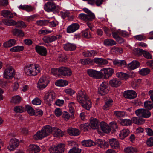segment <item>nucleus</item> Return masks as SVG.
<instances>
[{
	"mask_svg": "<svg viewBox=\"0 0 153 153\" xmlns=\"http://www.w3.org/2000/svg\"><path fill=\"white\" fill-rule=\"evenodd\" d=\"M76 98L77 102L85 108L88 110L91 107L90 99L84 91H79L76 93Z\"/></svg>",
	"mask_w": 153,
	"mask_h": 153,
	"instance_id": "obj_1",
	"label": "nucleus"
},
{
	"mask_svg": "<svg viewBox=\"0 0 153 153\" xmlns=\"http://www.w3.org/2000/svg\"><path fill=\"white\" fill-rule=\"evenodd\" d=\"M37 65L30 64L25 66L24 67L25 73L28 76H35L37 75L38 71L37 70Z\"/></svg>",
	"mask_w": 153,
	"mask_h": 153,
	"instance_id": "obj_2",
	"label": "nucleus"
},
{
	"mask_svg": "<svg viewBox=\"0 0 153 153\" xmlns=\"http://www.w3.org/2000/svg\"><path fill=\"white\" fill-rule=\"evenodd\" d=\"M3 23L8 26L16 25L18 28H25L26 27L25 24L21 21L16 22L14 20H3L2 22L0 23V25Z\"/></svg>",
	"mask_w": 153,
	"mask_h": 153,
	"instance_id": "obj_3",
	"label": "nucleus"
},
{
	"mask_svg": "<svg viewBox=\"0 0 153 153\" xmlns=\"http://www.w3.org/2000/svg\"><path fill=\"white\" fill-rule=\"evenodd\" d=\"M52 131V128L49 125L44 126L40 131H39V139H42L49 135Z\"/></svg>",
	"mask_w": 153,
	"mask_h": 153,
	"instance_id": "obj_4",
	"label": "nucleus"
},
{
	"mask_svg": "<svg viewBox=\"0 0 153 153\" xmlns=\"http://www.w3.org/2000/svg\"><path fill=\"white\" fill-rule=\"evenodd\" d=\"M56 97L55 93L53 91L48 92L44 97L45 102L49 105H51Z\"/></svg>",
	"mask_w": 153,
	"mask_h": 153,
	"instance_id": "obj_5",
	"label": "nucleus"
},
{
	"mask_svg": "<svg viewBox=\"0 0 153 153\" xmlns=\"http://www.w3.org/2000/svg\"><path fill=\"white\" fill-rule=\"evenodd\" d=\"M15 74V71L11 66L6 68L3 73V77L7 79L13 78Z\"/></svg>",
	"mask_w": 153,
	"mask_h": 153,
	"instance_id": "obj_6",
	"label": "nucleus"
},
{
	"mask_svg": "<svg viewBox=\"0 0 153 153\" xmlns=\"http://www.w3.org/2000/svg\"><path fill=\"white\" fill-rule=\"evenodd\" d=\"M135 113L137 116L145 118L149 117L151 115L150 112L144 108H140L136 110Z\"/></svg>",
	"mask_w": 153,
	"mask_h": 153,
	"instance_id": "obj_7",
	"label": "nucleus"
},
{
	"mask_svg": "<svg viewBox=\"0 0 153 153\" xmlns=\"http://www.w3.org/2000/svg\"><path fill=\"white\" fill-rule=\"evenodd\" d=\"M49 82L48 78L45 76H42L39 80V90L44 89L47 86Z\"/></svg>",
	"mask_w": 153,
	"mask_h": 153,
	"instance_id": "obj_8",
	"label": "nucleus"
},
{
	"mask_svg": "<svg viewBox=\"0 0 153 153\" xmlns=\"http://www.w3.org/2000/svg\"><path fill=\"white\" fill-rule=\"evenodd\" d=\"M101 71H103L102 73V78L104 79H107L111 76L114 73V69L110 68H103L101 70Z\"/></svg>",
	"mask_w": 153,
	"mask_h": 153,
	"instance_id": "obj_9",
	"label": "nucleus"
},
{
	"mask_svg": "<svg viewBox=\"0 0 153 153\" xmlns=\"http://www.w3.org/2000/svg\"><path fill=\"white\" fill-rule=\"evenodd\" d=\"M87 73L88 75L94 78L100 79L102 78V72L98 71L92 69H88Z\"/></svg>",
	"mask_w": 153,
	"mask_h": 153,
	"instance_id": "obj_10",
	"label": "nucleus"
},
{
	"mask_svg": "<svg viewBox=\"0 0 153 153\" xmlns=\"http://www.w3.org/2000/svg\"><path fill=\"white\" fill-rule=\"evenodd\" d=\"M58 72L59 74L67 76H71L72 73V71L70 68L65 66L59 67Z\"/></svg>",
	"mask_w": 153,
	"mask_h": 153,
	"instance_id": "obj_11",
	"label": "nucleus"
},
{
	"mask_svg": "<svg viewBox=\"0 0 153 153\" xmlns=\"http://www.w3.org/2000/svg\"><path fill=\"white\" fill-rule=\"evenodd\" d=\"M19 144V142L17 139H11L9 142V145L7 146V149L10 151H13L18 147Z\"/></svg>",
	"mask_w": 153,
	"mask_h": 153,
	"instance_id": "obj_12",
	"label": "nucleus"
},
{
	"mask_svg": "<svg viewBox=\"0 0 153 153\" xmlns=\"http://www.w3.org/2000/svg\"><path fill=\"white\" fill-rule=\"evenodd\" d=\"M62 36L60 34H57L56 36H45L42 40L45 43H51L57 40L58 39H60Z\"/></svg>",
	"mask_w": 153,
	"mask_h": 153,
	"instance_id": "obj_13",
	"label": "nucleus"
},
{
	"mask_svg": "<svg viewBox=\"0 0 153 153\" xmlns=\"http://www.w3.org/2000/svg\"><path fill=\"white\" fill-rule=\"evenodd\" d=\"M109 89L106 83L103 82L100 85L98 89V92L101 95H104L107 94L109 91Z\"/></svg>",
	"mask_w": 153,
	"mask_h": 153,
	"instance_id": "obj_14",
	"label": "nucleus"
},
{
	"mask_svg": "<svg viewBox=\"0 0 153 153\" xmlns=\"http://www.w3.org/2000/svg\"><path fill=\"white\" fill-rule=\"evenodd\" d=\"M56 7L55 4L51 2H47L45 4L44 7L45 10L48 12L53 11L56 9Z\"/></svg>",
	"mask_w": 153,
	"mask_h": 153,
	"instance_id": "obj_15",
	"label": "nucleus"
},
{
	"mask_svg": "<svg viewBox=\"0 0 153 153\" xmlns=\"http://www.w3.org/2000/svg\"><path fill=\"white\" fill-rule=\"evenodd\" d=\"M124 97L128 99H133L135 98L137 94L135 91L133 90H128L125 91L123 93Z\"/></svg>",
	"mask_w": 153,
	"mask_h": 153,
	"instance_id": "obj_16",
	"label": "nucleus"
},
{
	"mask_svg": "<svg viewBox=\"0 0 153 153\" xmlns=\"http://www.w3.org/2000/svg\"><path fill=\"white\" fill-rule=\"evenodd\" d=\"M79 28V25L78 23H73L69 26L67 28V32L70 33H73L77 30Z\"/></svg>",
	"mask_w": 153,
	"mask_h": 153,
	"instance_id": "obj_17",
	"label": "nucleus"
},
{
	"mask_svg": "<svg viewBox=\"0 0 153 153\" xmlns=\"http://www.w3.org/2000/svg\"><path fill=\"white\" fill-rule=\"evenodd\" d=\"M109 143L111 148L115 149H118L120 145L118 140L116 139L111 138L109 140Z\"/></svg>",
	"mask_w": 153,
	"mask_h": 153,
	"instance_id": "obj_18",
	"label": "nucleus"
},
{
	"mask_svg": "<svg viewBox=\"0 0 153 153\" xmlns=\"http://www.w3.org/2000/svg\"><path fill=\"white\" fill-rule=\"evenodd\" d=\"M68 133L71 136H77L80 134V131L77 128H70L68 129Z\"/></svg>",
	"mask_w": 153,
	"mask_h": 153,
	"instance_id": "obj_19",
	"label": "nucleus"
},
{
	"mask_svg": "<svg viewBox=\"0 0 153 153\" xmlns=\"http://www.w3.org/2000/svg\"><path fill=\"white\" fill-rule=\"evenodd\" d=\"M95 143H96V145L102 148H107L108 146V143L104 140L97 139Z\"/></svg>",
	"mask_w": 153,
	"mask_h": 153,
	"instance_id": "obj_20",
	"label": "nucleus"
},
{
	"mask_svg": "<svg viewBox=\"0 0 153 153\" xmlns=\"http://www.w3.org/2000/svg\"><path fill=\"white\" fill-rule=\"evenodd\" d=\"M112 35L113 38L115 39L119 36V35L125 36L127 35V34L126 32L125 31L114 30L112 31Z\"/></svg>",
	"mask_w": 153,
	"mask_h": 153,
	"instance_id": "obj_21",
	"label": "nucleus"
},
{
	"mask_svg": "<svg viewBox=\"0 0 153 153\" xmlns=\"http://www.w3.org/2000/svg\"><path fill=\"white\" fill-rule=\"evenodd\" d=\"M100 127L102 131L105 133H109L111 129L108 125L105 122L102 121L100 123Z\"/></svg>",
	"mask_w": 153,
	"mask_h": 153,
	"instance_id": "obj_22",
	"label": "nucleus"
},
{
	"mask_svg": "<svg viewBox=\"0 0 153 153\" xmlns=\"http://www.w3.org/2000/svg\"><path fill=\"white\" fill-rule=\"evenodd\" d=\"M89 125L92 129H97L99 126V122L97 119L94 118H91L90 119Z\"/></svg>",
	"mask_w": 153,
	"mask_h": 153,
	"instance_id": "obj_23",
	"label": "nucleus"
},
{
	"mask_svg": "<svg viewBox=\"0 0 153 153\" xmlns=\"http://www.w3.org/2000/svg\"><path fill=\"white\" fill-rule=\"evenodd\" d=\"M1 13L3 16L6 18H13V14L17 16L16 13H14L13 14L10 11L7 10H3L1 11Z\"/></svg>",
	"mask_w": 153,
	"mask_h": 153,
	"instance_id": "obj_24",
	"label": "nucleus"
},
{
	"mask_svg": "<svg viewBox=\"0 0 153 153\" xmlns=\"http://www.w3.org/2000/svg\"><path fill=\"white\" fill-rule=\"evenodd\" d=\"M139 63L138 62L134 60L128 64L127 68L130 70H133L139 67Z\"/></svg>",
	"mask_w": 153,
	"mask_h": 153,
	"instance_id": "obj_25",
	"label": "nucleus"
},
{
	"mask_svg": "<svg viewBox=\"0 0 153 153\" xmlns=\"http://www.w3.org/2000/svg\"><path fill=\"white\" fill-rule=\"evenodd\" d=\"M76 45L73 43H68L63 45L64 49L67 51H72L75 50L76 48Z\"/></svg>",
	"mask_w": 153,
	"mask_h": 153,
	"instance_id": "obj_26",
	"label": "nucleus"
},
{
	"mask_svg": "<svg viewBox=\"0 0 153 153\" xmlns=\"http://www.w3.org/2000/svg\"><path fill=\"white\" fill-rule=\"evenodd\" d=\"M121 84V82L117 78H113L109 81V85L113 87H117L120 85Z\"/></svg>",
	"mask_w": 153,
	"mask_h": 153,
	"instance_id": "obj_27",
	"label": "nucleus"
},
{
	"mask_svg": "<svg viewBox=\"0 0 153 153\" xmlns=\"http://www.w3.org/2000/svg\"><path fill=\"white\" fill-rule=\"evenodd\" d=\"M81 143L82 146L87 147H90L96 145V143L91 139L83 140Z\"/></svg>",
	"mask_w": 153,
	"mask_h": 153,
	"instance_id": "obj_28",
	"label": "nucleus"
},
{
	"mask_svg": "<svg viewBox=\"0 0 153 153\" xmlns=\"http://www.w3.org/2000/svg\"><path fill=\"white\" fill-rule=\"evenodd\" d=\"M52 131L55 137H60L63 136V132L59 129L57 128L54 127L52 128Z\"/></svg>",
	"mask_w": 153,
	"mask_h": 153,
	"instance_id": "obj_29",
	"label": "nucleus"
},
{
	"mask_svg": "<svg viewBox=\"0 0 153 153\" xmlns=\"http://www.w3.org/2000/svg\"><path fill=\"white\" fill-rule=\"evenodd\" d=\"M119 122L121 125L127 126H130L132 123V120L128 119H120Z\"/></svg>",
	"mask_w": 153,
	"mask_h": 153,
	"instance_id": "obj_30",
	"label": "nucleus"
},
{
	"mask_svg": "<svg viewBox=\"0 0 153 153\" xmlns=\"http://www.w3.org/2000/svg\"><path fill=\"white\" fill-rule=\"evenodd\" d=\"M27 151L29 153H36L38 152V146L35 145H30L28 147Z\"/></svg>",
	"mask_w": 153,
	"mask_h": 153,
	"instance_id": "obj_31",
	"label": "nucleus"
},
{
	"mask_svg": "<svg viewBox=\"0 0 153 153\" xmlns=\"http://www.w3.org/2000/svg\"><path fill=\"white\" fill-rule=\"evenodd\" d=\"M116 75L117 77L123 80H126L129 77V75L128 74L122 72L117 73Z\"/></svg>",
	"mask_w": 153,
	"mask_h": 153,
	"instance_id": "obj_32",
	"label": "nucleus"
},
{
	"mask_svg": "<svg viewBox=\"0 0 153 153\" xmlns=\"http://www.w3.org/2000/svg\"><path fill=\"white\" fill-rule=\"evenodd\" d=\"M94 61L96 64L100 65H106L108 63V62L106 59L102 58H94Z\"/></svg>",
	"mask_w": 153,
	"mask_h": 153,
	"instance_id": "obj_33",
	"label": "nucleus"
},
{
	"mask_svg": "<svg viewBox=\"0 0 153 153\" xmlns=\"http://www.w3.org/2000/svg\"><path fill=\"white\" fill-rule=\"evenodd\" d=\"M16 42V41L15 39H11L4 43L3 44V46L5 48L10 47L14 45Z\"/></svg>",
	"mask_w": 153,
	"mask_h": 153,
	"instance_id": "obj_34",
	"label": "nucleus"
},
{
	"mask_svg": "<svg viewBox=\"0 0 153 153\" xmlns=\"http://www.w3.org/2000/svg\"><path fill=\"white\" fill-rule=\"evenodd\" d=\"M97 54V52L94 50L88 51L83 53V55L85 57H94Z\"/></svg>",
	"mask_w": 153,
	"mask_h": 153,
	"instance_id": "obj_35",
	"label": "nucleus"
},
{
	"mask_svg": "<svg viewBox=\"0 0 153 153\" xmlns=\"http://www.w3.org/2000/svg\"><path fill=\"white\" fill-rule=\"evenodd\" d=\"M12 33L14 36L19 37H22L24 36V33L22 30L17 29H13L12 30Z\"/></svg>",
	"mask_w": 153,
	"mask_h": 153,
	"instance_id": "obj_36",
	"label": "nucleus"
},
{
	"mask_svg": "<svg viewBox=\"0 0 153 153\" xmlns=\"http://www.w3.org/2000/svg\"><path fill=\"white\" fill-rule=\"evenodd\" d=\"M68 82L66 80L60 79L56 81L55 83L56 85L59 87H64L67 85Z\"/></svg>",
	"mask_w": 153,
	"mask_h": 153,
	"instance_id": "obj_37",
	"label": "nucleus"
},
{
	"mask_svg": "<svg viewBox=\"0 0 153 153\" xmlns=\"http://www.w3.org/2000/svg\"><path fill=\"white\" fill-rule=\"evenodd\" d=\"M20 9L25 10L27 12H31L34 10V8L31 5H20L19 7Z\"/></svg>",
	"mask_w": 153,
	"mask_h": 153,
	"instance_id": "obj_38",
	"label": "nucleus"
},
{
	"mask_svg": "<svg viewBox=\"0 0 153 153\" xmlns=\"http://www.w3.org/2000/svg\"><path fill=\"white\" fill-rule=\"evenodd\" d=\"M124 150L125 153H136L137 152V148L132 146L126 148Z\"/></svg>",
	"mask_w": 153,
	"mask_h": 153,
	"instance_id": "obj_39",
	"label": "nucleus"
},
{
	"mask_svg": "<svg viewBox=\"0 0 153 153\" xmlns=\"http://www.w3.org/2000/svg\"><path fill=\"white\" fill-rule=\"evenodd\" d=\"M116 44V42L112 39H106L104 41V44L106 46H111Z\"/></svg>",
	"mask_w": 153,
	"mask_h": 153,
	"instance_id": "obj_40",
	"label": "nucleus"
},
{
	"mask_svg": "<svg viewBox=\"0 0 153 153\" xmlns=\"http://www.w3.org/2000/svg\"><path fill=\"white\" fill-rule=\"evenodd\" d=\"M113 100L111 99H109L105 103L103 106L104 110H108L109 108L111 107L113 104Z\"/></svg>",
	"mask_w": 153,
	"mask_h": 153,
	"instance_id": "obj_41",
	"label": "nucleus"
},
{
	"mask_svg": "<svg viewBox=\"0 0 153 153\" xmlns=\"http://www.w3.org/2000/svg\"><path fill=\"white\" fill-rule=\"evenodd\" d=\"M24 49V47L22 46H16L11 48L10 51L12 52H16L22 51Z\"/></svg>",
	"mask_w": 153,
	"mask_h": 153,
	"instance_id": "obj_42",
	"label": "nucleus"
},
{
	"mask_svg": "<svg viewBox=\"0 0 153 153\" xmlns=\"http://www.w3.org/2000/svg\"><path fill=\"white\" fill-rule=\"evenodd\" d=\"M131 120H132V122H133L135 124L138 125L142 124L144 122V119H139L137 117H132Z\"/></svg>",
	"mask_w": 153,
	"mask_h": 153,
	"instance_id": "obj_43",
	"label": "nucleus"
},
{
	"mask_svg": "<svg viewBox=\"0 0 153 153\" xmlns=\"http://www.w3.org/2000/svg\"><path fill=\"white\" fill-rule=\"evenodd\" d=\"M25 108L28 113L30 115L32 116L35 114V110L31 106L26 105H25Z\"/></svg>",
	"mask_w": 153,
	"mask_h": 153,
	"instance_id": "obj_44",
	"label": "nucleus"
},
{
	"mask_svg": "<svg viewBox=\"0 0 153 153\" xmlns=\"http://www.w3.org/2000/svg\"><path fill=\"white\" fill-rule=\"evenodd\" d=\"M47 51L45 48L42 46H39V54L42 56L47 55Z\"/></svg>",
	"mask_w": 153,
	"mask_h": 153,
	"instance_id": "obj_45",
	"label": "nucleus"
},
{
	"mask_svg": "<svg viewBox=\"0 0 153 153\" xmlns=\"http://www.w3.org/2000/svg\"><path fill=\"white\" fill-rule=\"evenodd\" d=\"M144 107L147 109L151 110L153 108V103L150 101H146L144 103Z\"/></svg>",
	"mask_w": 153,
	"mask_h": 153,
	"instance_id": "obj_46",
	"label": "nucleus"
},
{
	"mask_svg": "<svg viewBox=\"0 0 153 153\" xmlns=\"http://www.w3.org/2000/svg\"><path fill=\"white\" fill-rule=\"evenodd\" d=\"M129 133V131L127 129H124L122 130L120 134V136L122 138L127 137Z\"/></svg>",
	"mask_w": 153,
	"mask_h": 153,
	"instance_id": "obj_47",
	"label": "nucleus"
},
{
	"mask_svg": "<svg viewBox=\"0 0 153 153\" xmlns=\"http://www.w3.org/2000/svg\"><path fill=\"white\" fill-rule=\"evenodd\" d=\"M21 100V97L19 95H16L13 97L11 100V102L14 104L19 102Z\"/></svg>",
	"mask_w": 153,
	"mask_h": 153,
	"instance_id": "obj_48",
	"label": "nucleus"
},
{
	"mask_svg": "<svg viewBox=\"0 0 153 153\" xmlns=\"http://www.w3.org/2000/svg\"><path fill=\"white\" fill-rule=\"evenodd\" d=\"M140 51L141 53L142 54H143L145 58L148 59L152 58L151 55L148 52L144 51L142 49H140Z\"/></svg>",
	"mask_w": 153,
	"mask_h": 153,
	"instance_id": "obj_49",
	"label": "nucleus"
},
{
	"mask_svg": "<svg viewBox=\"0 0 153 153\" xmlns=\"http://www.w3.org/2000/svg\"><path fill=\"white\" fill-rule=\"evenodd\" d=\"M56 150L57 151L58 153H61L64 151L65 149V146L64 144L58 145L56 146Z\"/></svg>",
	"mask_w": 153,
	"mask_h": 153,
	"instance_id": "obj_50",
	"label": "nucleus"
},
{
	"mask_svg": "<svg viewBox=\"0 0 153 153\" xmlns=\"http://www.w3.org/2000/svg\"><path fill=\"white\" fill-rule=\"evenodd\" d=\"M68 107L69 108V111L71 113V117H73L74 115L73 114L74 111V102H72L69 103L68 104Z\"/></svg>",
	"mask_w": 153,
	"mask_h": 153,
	"instance_id": "obj_51",
	"label": "nucleus"
},
{
	"mask_svg": "<svg viewBox=\"0 0 153 153\" xmlns=\"http://www.w3.org/2000/svg\"><path fill=\"white\" fill-rule=\"evenodd\" d=\"M150 72V70L146 68H142L139 71L140 74L142 75H147Z\"/></svg>",
	"mask_w": 153,
	"mask_h": 153,
	"instance_id": "obj_52",
	"label": "nucleus"
},
{
	"mask_svg": "<svg viewBox=\"0 0 153 153\" xmlns=\"http://www.w3.org/2000/svg\"><path fill=\"white\" fill-rule=\"evenodd\" d=\"M114 113L116 116L119 117H124L126 115V113L124 111H114Z\"/></svg>",
	"mask_w": 153,
	"mask_h": 153,
	"instance_id": "obj_53",
	"label": "nucleus"
},
{
	"mask_svg": "<svg viewBox=\"0 0 153 153\" xmlns=\"http://www.w3.org/2000/svg\"><path fill=\"white\" fill-rule=\"evenodd\" d=\"M92 59H82L80 60L81 63L83 65H87L93 62Z\"/></svg>",
	"mask_w": 153,
	"mask_h": 153,
	"instance_id": "obj_54",
	"label": "nucleus"
},
{
	"mask_svg": "<svg viewBox=\"0 0 153 153\" xmlns=\"http://www.w3.org/2000/svg\"><path fill=\"white\" fill-rule=\"evenodd\" d=\"M14 110L16 113H21L24 111V109L21 106H18L14 108Z\"/></svg>",
	"mask_w": 153,
	"mask_h": 153,
	"instance_id": "obj_55",
	"label": "nucleus"
},
{
	"mask_svg": "<svg viewBox=\"0 0 153 153\" xmlns=\"http://www.w3.org/2000/svg\"><path fill=\"white\" fill-rule=\"evenodd\" d=\"M81 149L77 147H74L69 151V153H80Z\"/></svg>",
	"mask_w": 153,
	"mask_h": 153,
	"instance_id": "obj_56",
	"label": "nucleus"
},
{
	"mask_svg": "<svg viewBox=\"0 0 153 153\" xmlns=\"http://www.w3.org/2000/svg\"><path fill=\"white\" fill-rule=\"evenodd\" d=\"M80 128L84 131H87L89 128V126L88 123L82 124L79 126Z\"/></svg>",
	"mask_w": 153,
	"mask_h": 153,
	"instance_id": "obj_57",
	"label": "nucleus"
},
{
	"mask_svg": "<svg viewBox=\"0 0 153 153\" xmlns=\"http://www.w3.org/2000/svg\"><path fill=\"white\" fill-rule=\"evenodd\" d=\"M67 59V57L64 54L60 55L58 58V59L59 62H65Z\"/></svg>",
	"mask_w": 153,
	"mask_h": 153,
	"instance_id": "obj_58",
	"label": "nucleus"
},
{
	"mask_svg": "<svg viewBox=\"0 0 153 153\" xmlns=\"http://www.w3.org/2000/svg\"><path fill=\"white\" fill-rule=\"evenodd\" d=\"M146 144L149 147L153 146V137H151L148 138L147 140Z\"/></svg>",
	"mask_w": 153,
	"mask_h": 153,
	"instance_id": "obj_59",
	"label": "nucleus"
},
{
	"mask_svg": "<svg viewBox=\"0 0 153 153\" xmlns=\"http://www.w3.org/2000/svg\"><path fill=\"white\" fill-rule=\"evenodd\" d=\"M62 117L65 120H68L71 117V115H70L67 112L64 111Z\"/></svg>",
	"mask_w": 153,
	"mask_h": 153,
	"instance_id": "obj_60",
	"label": "nucleus"
},
{
	"mask_svg": "<svg viewBox=\"0 0 153 153\" xmlns=\"http://www.w3.org/2000/svg\"><path fill=\"white\" fill-rule=\"evenodd\" d=\"M54 112L55 115L57 117H58L61 116L62 114V110L59 108H56Z\"/></svg>",
	"mask_w": 153,
	"mask_h": 153,
	"instance_id": "obj_61",
	"label": "nucleus"
},
{
	"mask_svg": "<svg viewBox=\"0 0 153 153\" xmlns=\"http://www.w3.org/2000/svg\"><path fill=\"white\" fill-rule=\"evenodd\" d=\"M141 81L140 79H138L137 82L135 81L133 82L132 84V87L134 89L137 88L140 85Z\"/></svg>",
	"mask_w": 153,
	"mask_h": 153,
	"instance_id": "obj_62",
	"label": "nucleus"
},
{
	"mask_svg": "<svg viewBox=\"0 0 153 153\" xmlns=\"http://www.w3.org/2000/svg\"><path fill=\"white\" fill-rule=\"evenodd\" d=\"M65 92L67 94L72 95L74 94L75 91L73 90L71 88H68L65 90Z\"/></svg>",
	"mask_w": 153,
	"mask_h": 153,
	"instance_id": "obj_63",
	"label": "nucleus"
},
{
	"mask_svg": "<svg viewBox=\"0 0 153 153\" xmlns=\"http://www.w3.org/2000/svg\"><path fill=\"white\" fill-rule=\"evenodd\" d=\"M64 102V101L63 100L58 99L56 101L55 103L56 105L61 106L63 105Z\"/></svg>",
	"mask_w": 153,
	"mask_h": 153,
	"instance_id": "obj_64",
	"label": "nucleus"
}]
</instances>
